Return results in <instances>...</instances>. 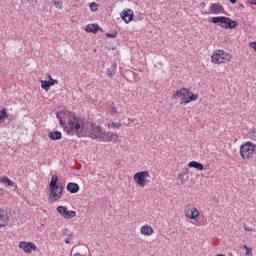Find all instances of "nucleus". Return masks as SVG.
<instances>
[{
  "label": "nucleus",
  "instance_id": "1",
  "mask_svg": "<svg viewBox=\"0 0 256 256\" xmlns=\"http://www.w3.org/2000/svg\"><path fill=\"white\" fill-rule=\"evenodd\" d=\"M56 117L59 120L61 127H63L68 135H77V137H85V135H87V130H85V126H83V121L75 117L73 113L67 110H62L57 112Z\"/></svg>",
  "mask_w": 256,
  "mask_h": 256
},
{
  "label": "nucleus",
  "instance_id": "2",
  "mask_svg": "<svg viewBox=\"0 0 256 256\" xmlns=\"http://www.w3.org/2000/svg\"><path fill=\"white\" fill-rule=\"evenodd\" d=\"M49 191V203H55V201H59L63 197V183H59V177L57 175L52 176L49 183Z\"/></svg>",
  "mask_w": 256,
  "mask_h": 256
},
{
  "label": "nucleus",
  "instance_id": "3",
  "mask_svg": "<svg viewBox=\"0 0 256 256\" xmlns=\"http://www.w3.org/2000/svg\"><path fill=\"white\" fill-rule=\"evenodd\" d=\"M240 155L242 159H251L253 155H256V145L251 142H246L240 147Z\"/></svg>",
  "mask_w": 256,
  "mask_h": 256
},
{
  "label": "nucleus",
  "instance_id": "4",
  "mask_svg": "<svg viewBox=\"0 0 256 256\" xmlns=\"http://www.w3.org/2000/svg\"><path fill=\"white\" fill-rule=\"evenodd\" d=\"M211 59L212 63H217L218 65H220V63H229V61H231V54L223 50H216Z\"/></svg>",
  "mask_w": 256,
  "mask_h": 256
},
{
  "label": "nucleus",
  "instance_id": "5",
  "mask_svg": "<svg viewBox=\"0 0 256 256\" xmlns=\"http://www.w3.org/2000/svg\"><path fill=\"white\" fill-rule=\"evenodd\" d=\"M105 135V131L101 126H97V124L90 125V131H88V137L90 139H98L99 141H103V137Z\"/></svg>",
  "mask_w": 256,
  "mask_h": 256
},
{
  "label": "nucleus",
  "instance_id": "6",
  "mask_svg": "<svg viewBox=\"0 0 256 256\" xmlns=\"http://www.w3.org/2000/svg\"><path fill=\"white\" fill-rule=\"evenodd\" d=\"M148 177H151V175L149 174V172L147 171H141V172H137L136 174H134V181L136 184L139 185V187H145V185H147V183H149Z\"/></svg>",
  "mask_w": 256,
  "mask_h": 256
},
{
  "label": "nucleus",
  "instance_id": "7",
  "mask_svg": "<svg viewBox=\"0 0 256 256\" xmlns=\"http://www.w3.org/2000/svg\"><path fill=\"white\" fill-rule=\"evenodd\" d=\"M184 215L188 219H197L199 217V210L193 204H188L184 210Z\"/></svg>",
  "mask_w": 256,
  "mask_h": 256
},
{
  "label": "nucleus",
  "instance_id": "8",
  "mask_svg": "<svg viewBox=\"0 0 256 256\" xmlns=\"http://www.w3.org/2000/svg\"><path fill=\"white\" fill-rule=\"evenodd\" d=\"M19 249H22L24 253H31L32 251H37V245L33 242L21 241L18 244Z\"/></svg>",
  "mask_w": 256,
  "mask_h": 256
},
{
  "label": "nucleus",
  "instance_id": "9",
  "mask_svg": "<svg viewBox=\"0 0 256 256\" xmlns=\"http://www.w3.org/2000/svg\"><path fill=\"white\" fill-rule=\"evenodd\" d=\"M191 95V91H189L187 88H182L180 90H177L172 95L173 99H181V103H185V99Z\"/></svg>",
  "mask_w": 256,
  "mask_h": 256
},
{
  "label": "nucleus",
  "instance_id": "10",
  "mask_svg": "<svg viewBox=\"0 0 256 256\" xmlns=\"http://www.w3.org/2000/svg\"><path fill=\"white\" fill-rule=\"evenodd\" d=\"M237 25H239L237 21L225 16L224 24H219V27H222V29H235Z\"/></svg>",
  "mask_w": 256,
  "mask_h": 256
},
{
  "label": "nucleus",
  "instance_id": "11",
  "mask_svg": "<svg viewBox=\"0 0 256 256\" xmlns=\"http://www.w3.org/2000/svg\"><path fill=\"white\" fill-rule=\"evenodd\" d=\"M117 139H119V135H117V133L114 132H104V136L102 138V141L109 143V142H113V143H117Z\"/></svg>",
  "mask_w": 256,
  "mask_h": 256
},
{
  "label": "nucleus",
  "instance_id": "12",
  "mask_svg": "<svg viewBox=\"0 0 256 256\" xmlns=\"http://www.w3.org/2000/svg\"><path fill=\"white\" fill-rule=\"evenodd\" d=\"M210 13L213 15H221V13H225V8L219 3L211 4L209 8Z\"/></svg>",
  "mask_w": 256,
  "mask_h": 256
},
{
  "label": "nucleus",
  "instance_id": "13",
  "mask_svg": "<svg viewBox=\"0 0 256 256\" xmlns=\"http://www.w3.org/2000/svg\"><path fill=\"white\" fill-rule=\"evenodd\" d=\"M133 10L131 9H127L121 12V19H123V21H125L126 23H131V21H133Z\"/></svg>",
  "mask_w": 256,
  "mask_h": 256
},
{
  "label": "nucleus",
  "instance_id": "14",
  "mask_svg": "<svg viewBox=\"0 0 256 256\" xmlns=\"http://www.w3.org/2000/svg\"><path fill=\"white\" fill-rule=\"evenodd\" d=\"M86 33H94L97 34L99 31H103L101 27H99V24H88L85 27Z\"/></svg>",
  "mask_w": 256,
  "mask_h": 256
},
{
  "label": "nucleus",
  "instance_id": "15",
  "mask_svg": "<svg viewBox=\"0 0 256 256\" xmlns=\"http://www.w3.org/2000/svg\"><path fill=\"white\" fill-rule=\"evenodd\" d=\"M153 232V227L149 225H144L140 228L141 235H145L146 237L153 235Z\"/></svg>",
  "mask_w": 256,
  "mask_h": 256
},
{
  "label": "nucleus",
  "instance_id": "16",
  "mask_svg": "<svg viewBox=\"0 0 256 256\" xmlns=\"http://www.w3.org/2000/svg\"><path fill=\"white\" fill-rule=\"evenodd\" d=\"M67 191L69 193H79V184L75 182H69L66 186Z\"/></svg>",
  "mask_w": 256,
  "mask_h": 256
},
{
  "label": "nucleus",
  "instance_id": "17",
  "mask_svg": "<svg viewBox=\"0 0 256 256\" xmlns=\"http://www.w3.org/2000/svg\"><path fill=\"white\" fill-rule=\"evenodd\" d=\"M188 167H191L193 169H197V171H203L205 169V166L201 162L197 161H191L188 163Z\"/></svg>",
  "mask_w": 256,
  "mask_h": 256
},
{
  "label": "nucleus",
  "instance_id": "18",
  "mask_svg": "<svg viewBox=\"0 0 256 256\" xmlns=\"http://www.w3.org/2000/svg\"><path fill=\"white\" fill-rule=\"evenodd\" d=\"M48 137L52 141H59V139H61L63 137V135L61 134L60 131H52V132L48 133Z\"/></svg>",
  "mask_w": 256,
  "mask_h": 256
},
{
  "label": "nucleus",
  "instance_id": "19",
  "mask_svg": "<svg viewBox=\"0 0 256 256\" xmlns=\"http://www.w3.org/2000/svg\"><path fill=\"white\" fill-rule=\"evenodd\" d=\"M0 183H3L6 187H13V185H15V182L11 181V179L6 176L0 178Z\"/></svg>",
  "mask_w": 256,
  "mask_h": 256
},
{
  "label": "nucleus",
  "instance_id": "20",
  "mask_svg": "<svg viewBox=\"0 0 256 256\" xmlns=\"http://www.w3.org/2000/svg\"><path fill=\"white\" fill-rule=\"evenodd\" d=\"M225 22V16L212 17V23L215 25H223Z\"/></svg>",
  "mask_w": 256,
  "mask_h": 256
},
{
  "label": "nucleus",
  "instance_id": "21",
  "mask_svg": "<svg viewBox=\"0 0 256 256\" xmlns=\"http://www.w3.org/2000/svg\"><path fill=\"white\" fill-rule=\"evenodd\" d=\"M197 99H199V95L193 94V93L191 92V94H189V95L187 96V98L185 99L184 105H187L188 103H191V101H197Z\"/></svg>",
  "mask_w": 256,
  "mask_h": 256
},
{
  "label": "nucleus",
  "instance_id": "22",
  "mask_svg": "<svg viewBox=\"0 0 256 256\" xmlns=\"http://www.w3.org/2000/svg\"><path fill=\"white\" fill-rule=\"evenodd\" d=\"M56 211H58V213H60V215H62L65 218V216L67 215V212L69 210H67V207H65V206H58L56 208Z\"/></svg>",
  "mask_w": 256,
  "mask_h": 256
},
{
  "label": "nucleus",
  "instance_id": "23",
  "mask_svg": "<svg viewBox=\"0 0 256 256\" xmlns=\"http://www.w3.org/2000/svg\"><path fill=\"white\" fill-rule=\"evenodd\" d=\"M41 87L44 89V91H49L51 89V84L47 80H41Z\"/></svg>",
  "mask_w": 256,
  "mask_h": 256
},
{
  "label": "nucleus",
  "instance_id": "24",
  "mask_svg": "<svg viewBox=\"0 0 256 256\" xmlns=\"http://www.w3.org/2000/svg\"><path fill=\"white\" fill-rule=\"evenodd\" d=\"M106 75L110 79L113 78V75H115V65H112L110 68L107 69Z\"/></svg>",
  "mask_w": 256,
  "mask_h": 256
},
{
  "label": "nucleus",
  "instance_id": "25",
  "mask_svg": "<svg viewBox=\"0 0 256 256\" xmlns=\"http://www.w3.org/2000/svg\"><path fill=\"white\" fill-rule=\"evenodd\" d=\"M74 217H77V212L68 210V212H66V216H64V219H73Z\"/></svg>",
  "mask_w": 256,
  "mask_h": 256
},
{
  "label": "nucleus",
  "instance_id": "26",
  "mask_svg": "<svg viewBox=\"0 0 256 256\" xmlns=\"http://www.w3.org/2000/svg\"><path fill=\"white\" fill-rule=\"evenodd\" d=\"M248 138L252 141H256V128H253L251 131L248 132Z\"/></svg>",
  "mask_w": 256,
  "mask_h": 256
},
{
  "label": "nucleus",
  "instance_id": "27",
  "mask_svg": "<svg viewBox=\"0 0 256 256\" xmlns=\"http://www.w3.org/2000/svg\"><path fill=\"white\" fill-rule=\"evenodd\" d=\"M119 127H121V123L111 122L108 124L109 129H119Z\"/></svg>",
  "mask_w": 256,
  "mask_h": 256
},
{
  "label": "nucleus",
  "instance_id": "28",
  "mask_svg": "<svg viewBox=\"0 0 256 256\" xmlns=\"http://www.w3.org/2000/svg\"><path fill=\"white\" fill-rule=\"evenodd\" d=\"M89 8L91 11L95 12L99 9V5H97V3H95V2H92L89 4Z\"/></svg>",
  "mask_w": 256,
  "mask_h": 256
},
{
  "label": "nucleus",
  "instance_id": "29",
  "mask_svg": "<svg viewBox=\"0 0 256 256\" xmlns=\"http://www.w3.org/2000/svg\"><path fill=\"white\" fill-rule=\"evenodd\" d=\"M3 119H7V110L6 109H2L0 111V121H3Z\"/></svg>",
  "mask_w": 256,
  "mask_h": 256
},
{
  "label": "nucleus",
  "instance_id": "30",
  "mask_svg": "<svg viewBox=\"0 0 256 256\" xmlns=\"http://www.w3.org/2000/svg\"><path fill=\"white\" fill-rule=\"evenodd\" d=\"M62 235H63L64 237H73V232L69 231V229H64V230L62 231Z\"/></svg>",
  "mask_w": 256,
  "mask_h": 256
},
{
  "label": "nucleus",
  "instance_id": "31",
  "mask_svg": "<svg viewBox=\"0 0 256 256\" xmlns=\"http://www.w3.org/2000/svg\"><path fill=\"white\" fill-rule=\"evenodd\" d=\"M48 79H49V83H50V87H53V85H57V83H59V81H57L56 79H53L51 77V75H48Z\"/></svg>",
  "mask_w": 256,
  "mask_h": 256
},
{
  "label": "nucleus",
  "instance_id": "32",
  "mask_svg": "<svg viewBox=\"0 0 256 256\" xmlns=\"http://www.w3.org/2000/svg\"><path fill=\"white\" fill-rule=\"evenodd\" d=\"M106 37L109 39H114V37H117V32L106 33Z\"/></svg>",
  "mask_w": 256,
  "mask_h": 256
},
{
  "label": "nucleus",
  "instance_id": "33",
  "mask_svg": "<svg viewBox=\"0 0 256 256\" xmlns=\"http://www.w3.org/2000/svg\"><path fill=\"white\" fill-rule=\"evenodd\" d=\"M244 249H246V255H253V249L247 247L246 245H244Z\"/></svg>",
  "mask_w": 256,
  "mask_h": 256
},
{
  "label": "nucleus",
  "instance_id": "34",
  "mask_svg": "<svg viewBox=\"0 0 256 256\" xmlns=\"http://www.w3.org/2000/svg\"><path fill=\"white\" fill-rule=\"evenodd\" d=\"M62 5H63V2L54 1V6H55L57 9H61Z\"/></svg>",
  "mask_w": 256,
  "mask_h": 256
},
{
  "label": "nucleus",
  "instance_id": "35",
  "mask_svg": "<svg viewBox=\"0 0 256 256\" xmlns=\"http://www.w3.org/2000/svg\"><path fill=\"white\" fill-rule=\"evenodd\" d=\"M109 111H110V113H117V108H115V106H110L109 107Z\"/></svg>",
  "mask_w": 256,
  "mask_h": 256
},
{
  "label": "nucleus",
  "instance_id": "36",
  "mask_svg": "<svg viewBox=\"0 0 256 256\" xmlns=\"http://www.w3.org/2000/svg\"><path fill=\"white\" fill-rule=\"evenodd\" d=\"M250 47L256 51V42H251Z\"/></svg>",
  "mask_w": 256,
  "mask_h": 256
},
{
  "label": "nucleus",
  "instance_id": "37",
  "mask_svg": "<svg viewBox=\"0 0 256 256\" xmlns=\"http://www.w3.org/2000/svg\"><path fill=\"white\" fill-rule=\"evenodd\" d=\"M65 243H66L67 245H69V243H71V237L66 238V239H65Z\"/></svg>",
  "mask_w": 256,
  "mask_h": 256
},
{
  "label": "nucleus",
  "instance_id": "38",
  "mask_svg": "<svg viewBox=\"0 0 256 256\" xmlns=\"http://www.w3.org/2000/svg\"><path fill=\"white\" fill-rule=\"evenodd\" d=\"M244 229H245V231H253V228L247 227V226H245Z\"/></svg>",
  "mask_w": 256,
  "mask_h": 256
},
{
  "label": "nucleus",
  "instance_id": "39",
  "mask_svg": "<svg viewBox=\"0 0 256 256\" xmlns=\"http://www.w3.org/2000/svg\"><path fill=\"white\" fill-rule=\"evenodd\" d=\"M251 5H256V0H250Z\"/></svg>",
  "mask_w": 256,
  "mask_h": 256
},
{
  "label": "nucleus",
  "instance_id": "40",
  "mask_svg": "<svg viewBox=\"0 0 256 256\" xmlns=\"http://www.w3.org/2000/svg\"><path fill=\"white\" fill-rule=\"evenodd\" d=\"M230 3H232V5H235V3H237V0H229Z\"/></svg>",
  "mask_w": 256,
  "mask_h": 256
},
{
  "label": "nucleus",
  "instance_id": "41",
  "mask_svg": "<svg viewBox=\"0 0 256 256\" xmlns=\"http://www.w3.org/2000/svg\"><path fill=\"white\" fill-rule=\"evenodd\" d=\"M5 191L3 189L0 188V196L4 195Z\"/></svg>",
  "mask_w": 256,
  "mask_h": 256
},
{
  "label": "nucleus",
  "instance_id": "42",
  "mask_svg": "<svg viewBox=\"0 0 256 256\" xmlns=\"http://www.w3.org/2000/svg\"><path fill=\"white\" fill-rule=\"evenodd\" d=\"M73 256H81V253H75Z\"/></svg>",
  "mask_w": 256,
  "mask_h": 256
},
{
  "label": "nucleus",
  "instance_id": "43",
  "mask_svg": "<svg viewBox=\"0 0 256 256\" xmlns=\"http://www.w3.org/2000/svg\"><path fill=\"white\" fill-rule=\"evenodd\" d=\"M183 183H185V182L182 181V182H181V185H183Z\"/></svg>",
  "mask_w": 256,
  "mask_h": 256
}]
</instances>
